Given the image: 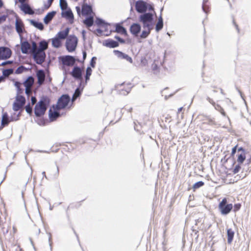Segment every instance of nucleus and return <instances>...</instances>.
Wrapping results in <instances>:
<instances>
[{
	"label": "nucleus",
	"instance_id": "60",
	"mask_svg": "<svg viewBox=\"0 0 251 251\" xmlns=\"http://www.w3.org/2000/svg\"><path fill=\"white\" fill-rule=\"evenodd\" d=\"M49 242L50 243V249H51V234H50V233H49Z\"/></svg>",
	"mask_w": 251,
	"mask_h": 251
},
{
	"label": "nucleus",
	"instance_id": "18",
	"mask_svg": "<svg viewBox=\"0 0 251 251\" xmlns=\"http://www.w3.org/2000/svg\"><path fill=\"white\" fill-rule=\"evenodd\" d=\"M30 48V45L28 42L24 41L21 43V51L23 53H27Z\"/></svg>",
	"mask_w": 251,
	"mask_h": 251
},
{
	"label": "nucleus",
	"instance_id": "46",
	"mask_svg": "<svg viewBox=\"0 0 251 251\" xmlns=\"http://www.w3.org/2000/svg\"><path fill=\"white\" fill-rule=\"evenodd\" d=\"M207 1H208V0H203L202 6L203 11L206 13H207V9L206 5V3Z\"/></svg>",
	"mask_w": 251,
	"mask_h": 251
},
{
	"label": "nucleus",
	"instance_id": "2",
	"mask_svg": "<svg viewBox=\"0 0 251 251\" xmlns=\"http://www.w3.org/2000/svg\"><path fill=\"white\" fill-rule=\"evenodd\" d=\"M139 21L142 24L143 28H153V16L151 13H145L140 15Z\"/></svg>",
	"mask_w": 251,
	"mask_h": 251
},
{
	"label": "nucleus",
	"instance_id": "3",
	"mask_svg": "<svg viewBox=\"0 0 251 251\" xmlns=\"http://www.w3.org/2000/svg\"><path fill=\"white\" fill-rule=\"evenodd\" d=\"M233 208V205L231 203L228 204L227 199L224 198L219 203L218 209L223 215L228 214Z\"/></svg>",
	"mask_w": 251,
	"mask_h": 251
},
{
	"label": "nucleus",
	"instance_id": "32",
	"mask_svg": "<svg viewBox=\"0 0 251 251\" xmlns=\"http://www.w3.org/2000/svg\"><path fill=\"white\" fill-rule=\"evenodd\" d=\"M83 23L88 27L91 26L94 23V19L92 16L86 18L83 21Z\"/></svg>",
	"mask_w": 251,
	"mask_h": 251
},
{
	"label": "nucleus",
	"instance_id": "42",
	"mask_svg": "<svg viewBox=\"0 0 251 251\" xmlns=\"http://www.w3.org/2000/svg\"><path fill=\"white\" fill-rule=\"evenodd\" d=\"M204 185V182L202 181H198L195 183L193 186L194 189H197Z\"/></svg>",
	"mask_w": 251,
	"mask_h": 251
},
{
	"label": "nucleus",
	"instance_id": "34",
	"mask_svg": "<svg viewBox=\"0 0 251 251\" xmlns=\"http://www.w3.org/2000/svg\"><path fill=\"white\" fill-rule=\"evenodd\" d=\"M92 69L90 67H88L87 68L86 70V75H85V84L87 83V81L89 80L90 76L91 75L92 73Z\"/></svg>",
	"mask_w": 251,
	"mask_h": 251
},
{
	"label": "nucleus",
	"instance_id": "19",
	"mask_svg": "<svg viewBox=\"0 0 251 251\" xmlns=\"http://www.w3.org/2000/svg\"><path fill=\"white\" fill-rule=\"evenodd\" d=\"M70 28L67 27L64 30L59 31L56 35V37L61 40L65 39L69 34Z\"/></svg>",
	"mask_w": 251,
	"mask_h": 251
},
{
	"label": "nucleus",
	"instance_id": "14",
	"mask_svg": "<svg viewBox=\"0 0 251 251\" xmlns=\"http://www.w3.org/2000/svg\"><path fill=\"white\" fill-rule=\"evenodd\" d=\"M141 30V26L139 24L134 23L130 27L131 33L135 36H137Z\"/></svg>",
	"mask_w": 251,
	"mask_h": 251
},
{
	"label": "nucleus",
	"instance_id": "52",
	"mask_svg": "<svg viewBox=\"0 0 251 251\" xmlns=\"http://www.w3.org/2000/svg\"><path fill=\"white\" fill-rule=\"evenodd\" d=\"M115 38L116 39L121 43H125V40L121 38L119 36H115Z\"/></svg>",
	"mask_w": 251,
	"mask_h": 251
},
{
	"label": "nucleus",
	"instance_id": "63",
	"mask_svg": "<svg viewBox=\"0 0 251 251\" xmlns=\"http://www.w3.org/2000/svg\"><path fill=\"white\" fill-rule=\"evenodd\" d=\"M77 98L76 97V96H74V95L73 96V97H72V101L73 102L74 101H75L76 99H77Z\"/></svg>",
	"mask_w": 251,
	"mask_h": 251
},
{
	"label": "nucleus",
	"instance_id": "30",
	"mask_svg": "<svg viewBox=\"0 0 251 251\" xmlns=\"http://www.w3.org/2000/svg\"><path fill=\"white\" fill-rule=\"evenodd\" d=\"M234 235V232L231 229H228L227 230V243L230 244L232 240Z\"/></svg>",
	"mask_w": 251,
	"mask_h": 251
},
{
	"label": "nucleus",
	"instance_id": "24",
	"mask_svg": "<svg viewBox=\"0 0 251 251\" xmlns=\"http://www.w3.org/2000/svg\"><path fill=\"white\" fill-rule=\"evenodd\" d=\"M49 118L51 121L55 120L60 116L59 113L57 111H52L51 109L49 110Z\"/></svg>",
	"mask_w": 251,
	"mask_h": 251
},
{
	"label": "nucleus",
	"instance_id": "21",
	"mask_svg": "<svg viewBox=\"0 0 251 251\" xmlns=\"http://www.w3.org/2000/svg\"><path fill=\"white\" fill-rule=\"evenodd\" d=\"M37 76L38 79V83L39 85H42L45 80V75L43 70H39L37 73Z\"/></svg>",
	"mask_w": 251,
	"mask_h": 251
},
{
	"label": "nucleus",
	"instance_id": "36",
	"mask_svg": "<svg viewBox=\"0 0 251 251\" xmlns=\"http://www.w3.org/2000/svg\"><path fill=\"white\" fill-rule=\"evenodd\" d=\"M13 71L14 70L13 69H5L3 71L2 74L4 76L7 77L12 74L13 73Z\"/></svg>",
	"mask_w": 251,
	"mask_h": 251
},
{
	"label": "nucleus",
	"instance_id": "22",
	"mask_svg": "<svg viewBox=\"0 0 251 251\" xmlns=\"http://www.w3.org/2000/svg\"><path fill=\"white\" fill-rule=\"evenodd\" d=\"M56 14V12L52 11L48 13L44 19V22L45 24H48L53 19Z\"/></svg>",
	"mask_w": 251,
	"mask_h": 251
},
{
	"label": "nucleus",
	"instance_id": "33",
	"mask_svg": "<svg viewBox=\"0 0 251 251\" xmlns=\"http://www.w3.org/2000/svg\"><path fill=\"white\" fill-rule=\"evenodd\" d=\"M16 102H18L20 104L24 105L25 102V98L23 96L18 94L17 96L16 97Z\"/></svg>",
	"mask_w": 251,
	"mask_h": 251
},
{
	"label": "nucleus",
	"instance_id": "25",
	"mask_svg": "<svg viewBox=\"0 0 251 251\" xmlns=\"http://www.w3.org/2000/svg\"><path fill=\"white\" fill-rule=\"evenodd\" d=\"M34 78L30 76H29L23 83V84L25 87L31 88L32 86L34 83Z\"/></svg>",
	"mask_w": 251,
	"mask_h": 251
},
{
	"label": "nucleus",
	"instance_id": "55",
	"mask_svg": "<svg viewBox=\"0 0 251 251\" xmlns=\"http://www.w3.org/2000/svg\"><path fill=\"white\" fill-rule=\"evenodd\" d=\"M37 101V99L35 97H31V104L32 105H34V104L36 103Z\"/></svg>",
	"mask_w": 251,
	"mask_h": 251
},
{
	"label": "nucleus",
	"instance_id": "44",
	"mask_svg": "<svg viewBox=\"0 0 251 251\" xmlns=\"http://www.w3.org/2000/svg\"><path fill=\"white\" fill-rule=\"evenodd\" d=\"M38 50L37 44L34 41L32 42V47L31 49V53L36 52Z\"/></svg>",
	"mask_w": 251,
	"mask_h": 251
},
{
	"label": "nucleus",
	"instance_id": "27",
	"mask_svg": "<svg viewBox=\"0 0 251 251\" xmlns=\"http://www.w3.org/2000/svg\"><path fill=\"white\" fill-rule=\"evenodd\" d=\"M163 27V18L161 16H160L158 20V22L156 24L155 26V30L157 32L159 31Z\"/></svg>",
	"mask_w": 251,
	"mask_h": 251
},
{
	"label": "nucleus",
	"instance_id": "48",
	"mask_svg": "<svg viewBox=\"0 0 251 251\" xmlns=\"http://www.w3.org/2000/svg\"><path fill=\"white\" fill-rule=\"evenodd\" d=\"M25 92L26 95H27L28 96H30L32 93V90L31 88L25 87Z\"/></svg>",
	"mask_w": 251,
	"mask_h": 251
},
{
	"label": "nucleus",
	"instance_id": "45",
	"mask_svg": "<svg viewBox=\"0 0 251 251\" xmlns=\"http://www.w3.org/2000/svg\"><path fill=\"white\" fill-rule=\"evenodd\" d=\"M25 111L26 112L29 114H31L32 113V107L29 104H27V105H26L25 107Z\"/></svg>",
	"mask_w": 251,
	"mask_h": 251
},
{
	"label": "nucleus",
	"instance_id": "28",
	"mask_svg": "<svg viewBox=\"0 0 251 251\" xmlns=\"http://www.w3.org/2000/svg\"><path fill=\"white\" fill-rule=\"evenodd\" d=\"M61 39L55 36L52 39V45L53 47L58 48L61 46Z\"/></svg>",
	"mask_w": 251,
	"mask_h": 251
},
{
	"label": "nucleus",
	"instance_id": "49",
	"mask_svg": "<svg viewBox=\"0 0 251 251\" xmlns=\"http://www.w3.org/2000/svg\"><path fill=\"white\" fill-rule=\"evenodd\" d=\"M96 23L98 25H101L104 23V21L100 18H97L96 20Z\"/></svg>",
	"mask_w": 251,
	"mask_h": 251
},
{
	"label": "nucleus",
	"instance_id": "35",
	"mask_svg": "<svg viewBox=\"0 0 251 251\" xmlns=\"http://www.w3.org/2000/svg\"><path fill=\"white\" fill-rule=\"evenodd\" d=\"M84 86H85V84H83V85H81V86L80 87V88L81 87V90H80V88H76V90H75V92L73 95L74 96H76L77 98L79 97L81 94V92L82 91L83 88L84 87Z\"/></svg>",
	"mask_w": 251,
	"mask_h": 251
},
{
	"label": "nucleus",
	"instance_id": "58",
	"mask_svg": "<svg viewBox=\"0 0 251 251\" xmlns=\"http://www.w3.org/2000/svg\"><path fill=\"white\" fill-rule=\"evenodd\" d=\"M75 9H76V12H77L78 15H80V13H81V9H80V7L76 6L75 7Z\"/></svg>",
	"mask_w": 251,
	"mask_h": 251
},
{
	"label": "nucleus",
	"instance_id": "17",
	"mask_svg": "<svg viewBox=\"0 0 251 251\" xmlns=\"http://www.w3.org/2000/svg\"><path fill=\"white\" fill-rule=\"evenodd\" d=\"M61 14L62 17H65L68 19L71 23L73 22L74 15L71 9L67 10L65 12H62Z\"/></svg>",
	"mask_w": 251,
	"mask_h": 251
},
{
	"label": "nucleus",
	"instance_id": "5",
	"mask_svg": "<svg viewBox=\"0 0 251 251\" xmlns=\"http://www.w3.org/2000/svg\"><path fill=\"white\" fill-rule=\"evenodd\" d=\"M70 101V97L68 95H63L58 100L56 105L57 110L65 108Z\"/></svg>",
	"mask_w": 251,
	"mask_h": 251
},
{
	"label": "nucleus",
	"instance_id": "6",
	"mask_svg": "<svg viewBox=\"0 0 251 251\" xmlns=\"http://www.w3.org/2000/svg\"><path fill=\"white\" fill-rule=\"evenodd\" d=\"M32 54L33 59L37 64H42L44 62L46 57L45 51L37 50Z\"/></svg>",
	"mask_w": 251,
	"mask_h": 251
},
{
	"label": "nucleus",
	"instance_id": "1",
	"mask_svg": "<svg viewBox=\"0 0 251 251\" xmlns=\"http://www.w3.org/2000/svg\"><path fill=\"white\" fill-rule=\"evenodd\" d=\"M49 103V100L47 98H43L35 105L34 108V113L36 117H39L44 115L46 111L48 105Z\"/></svg>",
	"mask_w": 251,
	"mask_h": 251
},
{
	"label": "nucleus",
	"instance_id": "53",
	"mask_svg": "<svg viewBox=\"0 0 251 251\" xmlns=\"http://www.w3.org/2000/svg\"><path fill=\"white\" fill-rule=\"evenodd\" d=\"M205 123H206L207 124L210 125H215V122L212 119H208L207 120V121L205 122Z\"/></svg>",
	"mask_w": 251,
	"mask_h": 251
},
{
	"label": "nucleus",
	"instance_id": "64",
	"mask_svg": "<svg viewBox=\"0 0 251 251\" xmlns=\"http://www.w3.org/2000/svg\"><path fill=\"white\" fill-rule=\"evenodd\" d=\"M86 57V52L85 51L83 52V59H85Z\"/></svg>",
	"mask_w": 251,
	"mask_h": 251
},
{
	"label": "nucleus",
	"instance_id": "54",
	"mask_svg": "<svg viewBox=\"0 0 251 251\" xmlns=\"http://www.w3.org/2000/svg\"><path fill=\"white\" fill-rule=\"evenodd\" d=\"M7 16L6 15H2L0 17V24L4 22L6 19Z\"/></svg>",
	"mask_w": 251,
	"mask_h": 251
},
{
	"label": "nucleus",
	"instance_id": "12",
	"mask_svg": "<svg viewBox=\"0 0 251 251\" xmlns=\"http://www.w3.org/2000/svg\"><path fill=\"white\" fill-rule=\"evenodd\" d=\"M15 28L16 31L21 37V34L24 30V24L21 20L17 19L15 22Z\"/></svg>",
	"mask_w": 251,
	"mask_h": 251
},
{
	"label": "nucleus",
	"instance_id": "47",
	"mask_svg": "<svg viewBox=\"0 0 251 251\" xmlns=\"http://www.w3.org/2000/svg\"><path fill=\"white\" fill-rule=\"evenodd\" d=\"M96 59H97V58L96 57H93L91 60L90 65L93 68L95 67Z\"/></svg>",
	"mask_w": 251,
	"mask_h": 251
},
{
	"label": "nucleus",
	"instance_id": "41",
	"mask_svg": "<svg viewBox=\"0 0 251 251\" xmlns=\"http://www.w3.org/2000/svg\"><path fill=\"white\" fill-rule=\"evenodd\" d=\"M246 159V156L244 153L239 154L238 156L237 161L242 164Z\"/></svg>",
	"mask_w": 251,
	"mask_h": 251
},
{
	"label": "nucleus",
	"instance_id": "56",
	"mask_svg": "<svg viewBox=\"0 0 251 251\" xmlns=\"http://www.w3.org/2000/svg\"><path fill=\"white\" fill-rule=\"evenodd\" d=\"M12 63V61H7L5 62H2L1 64H0V66H5L7 64H10Z\"/></svg>",
	"mask_w": 251,
	"mask_h": 251
},
{
	"label": "nucleus",
	"instance_id": "31",
	"mask_svg": "<svg viewBox=\"0 0 251 251\" xmlns=\"http://www.w3.org/2000/svg\"><path fill=\"white\" fill-rule=\"evenodd\" d=\"M48 47V43L45 40L41 41L39 43V48L38 50L44 51Z\"/></svg>",
	"mask_w": 251,
	"mask_h": 251
},
{
	"label": "nucleus",
	"instance_id": "16",
	"mask_svg": "<svg viewBox=\"0 0 251 251\" xmlns=\"http://www.w3.org/2000/svg\"><path fill=\"white\" fill-rule=\"evenodd\" d=\"M92 12V7L87 4H84L82 6L81 13L83 15H89Z\"/></svg>",
	"mask_w": 251,
	"mask_h": 251
},
{
	"label": "nucleus",
	"instance_id": "7",
	"mask_svg": "<svg viewBox=\"0 0 251 251\" xmlns=\"http://www.w3.org/2000/svg\"><path fill=\"white\" fill-rule=\"evenodd\" d=\"M59 59L62 64L65 66H72L75 62V57L71 55L62 56Z\"/></svg>",
	"mask_w": 251,
	"mask_h": 251
},
{
	"label": "nucleus",
	"instance_id": "15",
	"mask_svg": "<svg viewBox=\"0 0 251 251\" xmlns=\"http://www.w3.org/2000/svg\"><path fill=\"white\" fill-rule=\"evenodd\" d=\"M103 45L110 48H114L119 46V43L112 39H107L103 43Z\"/></svg>",
	"mask_w": 251,
	"mask_h": 251
},
{
	"label": "nucleus",
	"instance_id": "40",
	"mask_svg": "<svg viewBox=\"0 0 251 251\" xmlns=\"http://www.w3.org/2000/svg\"><path fill=\"white\" fill-rule=\"evenodd\" d=\"M129 85L127 88H126V89H122L120 91V94L121 95H127L129 92L130 91L131 87L130 86V84H128Z\"/></svg>",
	"mask_w": 251,
	"mask_h": 251
},
{
	"label": "nucleus",
	"instance_id": "38",
	"mask_svg": "<svg viewBox=\"0 0 251 251\" xmlns=\"http://www.w3.org/2000/svg\"><path fill=\"white\" fill-rule=\"evenodd\" d=\"M23 106L18 102H15L13 105V109L15 111H17L22 108Z\"/></svg>",
	"mask_w": 251,
	"mask_h": 251
},
{
	"label": "nucleus",
	"instance_id": "62",
	"mask_svg": "<svg viewBox=\"0 0 251 251\" xmlns=\"http://www.w3.org/2000/svg\"><path fill=\"white\" fill-rule=\"evenodd\" d=\"M50 6L51 5H50V3H48V4H45L44 5L45 8L46 9H48Z\"/></svg>",
	"mask_w": 251,
	"mask_h": 251
},
{
	"label": "nucleus",
	"instance_id": "23",
	"mask_svg": "<svg viewBox=\"0 0 251 251\" xmlns=\"http://www.w3.org/2000/svg\"><path fill=\"white\" fill-rule=\"evenodd\" d=\"M115 32L122 34L126 35L127 32L126 29L120 24H115Z\"/></svg>",
	"mask_w": 251,
	"mask_h": 251
},
{
	"label": "nucleus",
	"instance_id": "20",
	"mask_svg": "<svg viewBox=\"0 0 251 251\" xmlns=\"http://www.w3.org/2000/svg\"><path fill=\"white\" fill-rule=\"evenodd\" d=\"M10 122V120L9 119V117L8 114L5 112L2 114V119H1V125L0 126V130H1L3 126H7L9 123Z\"/></svg>",
	"mask_w": 251,
	"mask_h": 251
},
{
	"label": "nucleus",
	"instance_id": "4",
	"mask_svg": "<svg viewBox=\"0 0 251 251\" xmlns=\"http://www.w3.org/2000/svg\"><path fill=\"white\" fill-rule=\"evenodd\" d=\"M77 44V38L75 35L70 36L66 41V47L69 52L74 51Z\"/></svg>",
	"mask_w": 251,
	"mask_h": 251
},
{
	"label": "nucleus",
	"instance_id": "43",
	"mask_svg": "<svg viewBox=\"0 0 251 251\" xmlns=\"http://www.w3.org/2000/svg\"><path fill=\"white\" fill-rule=\"evenodd\" d=\"M25 70H26L25 67L23 66H20L15 71V74H20L22 73Z\"/></svg>",
	"mask_w": 251,
	"mask_h": 251
},
{
	"label": "nucleus",
	"instance_id": "57",
	"mask_svg": "<svg viewBox=\"0 0 251 251\" xmlns=\"http://www.w3.org/2000/svg\"><path fill=\"white\" fill-rule=\"evenodd\" d=\"M58 175H59V169L58 167H57V169H56V172L53 175V177L56 178L58 177Z\"/></svg>",
	"mask_w": 251,
	"mask_h": 251
},
{
	"label": "nucleus",
	"instance_id": "39",
	"mask_svg": "<svg viewBox=\"0 0 251 251\" xmlns=\"http://www.w3.org/2000/svg\"><path fill=\"white\" fill-rule=\"evenodd\" d=\"M21 84H22L18 81L15 82L14 85L17 89L18 94H20L23 92V90L20 88Z\"/></svg>",
	"mask_w": 251,
	"mask_h": 251
},
{
	"label": "nucleus",
	"instance_id": "37",
	"mask_svg": "<svg viewBox=\"0 0 251 251\" xmlns=\"http://www.w3.org/2000/svg\"><path fill=\"white\" fill-rule=\"evenodd\" d=\"M59 5L62 10H64L67 8V3L66 0H60Z\"/></svg>",
	"mask_w": 251,
	"mask_h": 251
},
{
	"label": "nucleus",
	"instance_id": "11",
	"mask_svg": "<svg viewBox=\"0 0 251 251\" xmlns=\"http://www.w3.org/2000/svg\"><path fill=\"white\" fill-rule=\"evenodd\" d=\"M113 52L118 58L125 59L130 63L133 62L132 58L127 54L118 50H114Z\"/></svg>",
	"mask_w": 251,
	"mask_h": 251
},
{
	"label": "nucleus",
	"instance_id": "59",
	"mask_svg": "<svg viewBox=\"0 0 251 251\" xmlns=\"http://www.w3.org/2000/svg\"><path fill=\"white\" fill-rule=\"evenodd\" d=\"M237 147L235 146L234 147V148H232V152H231V153L232 154H234L235 153V152H236V150H237Z\"/></svg>",
	"mask_w": 251,
	"mask_h": 251
},
{
	"label": "nucleus",
	"instance_id": "9",
	"mask_svg": "<svg viewBox=\"0 0 251 251\" xmlns=\"http://www.w3.org/2000/svg\"><path fill=\"white\" fill-rule=\"evenodd\" d=\"M71 75L75 79H77L80 80V87L81 86V83L82 81V71L81 69L77 66H75L74 68L71 72Z\"/></svg>",
	"mask_w": 251,
	"mask_h": 251
},
{
	"label": "nucleus",
	"instance_id": "10",
	"mask_svg": "<svg viewBox=\"0 0 251 251\" xmlns=\"http://www.w3.org/2000/svg\"><path fill=\"white\" fill-rule=\"evenodd\" d=\"M135 9L140 13H145L147 9L146 3L142 0H138L135 3Z\"/></svg>",
	"mask_w": 251,
	"mask_h": 251
},
{
	"label": "nucleus",
	"instance_id": "26",
	"mask_svg": "<svg viewBox=\"0 0 251 251\" xmlns=\"http://www.w3.org/2000/svg\"><path fill=\"white\" fill-rule=\"evenodd\" d=\"M30 23L31 25L40 30H42L44 29V25L41 22H38L33 20H30Z\"/></svg>",
	"mask_w": 251,
	"mask_h": 251
},
{
	"label": "nucleus",
	"instance_id": "61",
	"mask_svg": "<svg viewBox=\"0 0 251 251\" xmlns=\"http://www.w3.org/2000/svg\"><path fill=\"white\" fill-rule=\"evenodd\" d=\"M85 31L84 30H83L82 31V37H83V39L84 40H85Z\"/></svg>",
	"mask_w": 251,
	"mask_h": 251
},
{
	"label": "nucleus",
	"instance_id": "8",
	"mask_svg": "<svg viewBox=\"0 0 251 251\" xmlns=\"http://www.w3.org/2000/svg\"><path fill=\"white\" fill-rule=\"evenodd\" d=\"M11 50L6 47H0V60L7 59L11 55Z\"/></svg>",
	"mask_w": 251,
	"mask_h": 251
},
{
	"label": "nucleus",
	"instance_id": "51",
	"mask_svg": "<svg viewBox=\"0 0 251 251\" xmlns=\"http://www.w3.org/2000/svg\"><path fill=\"white\" fill-rule=\"evenodd\" d=\"M241 207V204H239V203H238V204H235L234 205V211L235 212L238 211L239 210V209Z\"/></svg>",
	"mask_w": 251,
	"mask_h": 251
},
{
	"label": "nucleus",
	"instance_id": "13",
	"mask_svg": "<svg viewBox=\"0 0 251 251\" xmlns=\"http://www.w3.org/2000/svg\"><path fill=\"white\" fill-rule=\"evenodd\" d=\"M20 8L25 14L33 15L34 13V11L30 6L26 3L22 4L20 6Z\"/></svg>",
	"mask_w": 251,
	"mask_h": 251
},
{
	"label": "nucleus",
	"instance_id": "29",
	"mask_svg": "<svg viewBox=\"0 0 251 251\" xmlns=\"http://www.w3.org/2000/svg\"><path fill=\"white\" fill-rule=\"evenodd\" d=\"M144 30L142 31L141 34L140 35V37L142 39L146 38L150 34L151 30L153 28H143Z\"/></svg>",
	"mask_w": 251,
	"mask_h": 251
},
{
	"label": "nucleus",
	"instance_id": "50",
	"mask_svg": "<svg viewBox=\"0 0 251 251\" xmlns=\"http://www.w3.org/2000/svg\"><path fill=\"white\" fill-rule=\"evenodd\" d=\"M241 169V167L240 165H236L234 170H233V173L234 174H237L239 172L240 169Z\"/></svg>",
	"mask_w": 251,
	"mask_h": 251
}]
</instances>
